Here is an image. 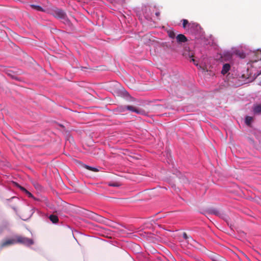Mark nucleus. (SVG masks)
<instances>
[{"mask_svg": "<svg viewBox=\"0 0 261 261\" xmlns=\"http://www.w3.org/2000/svg\"><path fill=\"white\" fill-rule=\"evenodd\" d=\"M16 243H20L25 245H31L34 244V241L32 239L21 236H16L15 237Z\"/></svg>", "mask_w": 261, "mask_h": 261, "instance_id": "f257e3e1", "label": "nucleus"}, {"mask_svg": "<svg viewBox=\"0 0 261 261\" xmlns=\"http://www.w3.org/2000/svg\"><path fill=\"white\" fill-rule=\"evenodd\" d=\"M125 110H127L132 112H135L138 114H141V115H145L146 114V112L144 110H143L142 109H139L138 108H137V107H136L135 106H125L124 108H122V110H121V111L124 112Z\"/></svg>", "mask_w": 261, "mask_h": 261, "instance_id": "f03ea898", "label": "nucleus"}, {"mask_svg": "<svg viewBox=\"0 0 261 261\" xmlns=\"http://www.w3.org/2000/svg\"><path fill=\"white\" fill-rule=\"evenodd\" d=\"M200 29V26L196 22H191L188 24V30L191 34H196Z\"/></svg>", "mask_w": 261, "mask_h": 261, "instance_id": "7ed1b4c3", "label": "nucleus"}, {"mask_svg": "<svg viewBox=\"0 0 261 261\" xmlns=\"http://www.w3.org/2000/svg\"><path fill=\"white\" fill-rule=\"evenodd\" d=\"M14 244H16L15 237L12 239H8L3 241L1 244L0 247L1 248H4L5 247L10 246Z\"/></svg>", "mask_w": 261, "mask_h": 261, "instance_id": "20e7f679", "label": "nucleus"}, {"mask_svg": "<svg viewBox=\"0 0 261 261\" xmlns=\"http://www.w3.org/2000/svg\"><path fill=\"white\" fill-rule=\"evenodd\" d=\"M54 16L56 17L64 19L66 16V13L61 9H57L54 11Z\"/></svg>", "mask_w": 261, "mask_h": 261, "instance_id": "39448f33", "label": "nucleus"}, {"mask_svg": "<svg viewBox=\"0 0 261 261\" xmlns=\"http://www.w3.org/2000/svg\"><path fill=\"white\" fill-rule=\"evenodd\" d=\"M177 42L179 43L187 41V37L183 34H179L176 37Z\"/></svg>", "mask_w": 261, "mask_h": 261, "instance_id": "423d86ee", "label": "nucleus"}, {"mask_svg": "<svg viewBox=\"0 0 261 261\" xmlns=\"http://www.w3.org/2000/svg\"><path fill=\"white\" fill-rule=\"evenodd\" d=\"M252 109L254 114H261V104L254 105Z\"/></svg>", "mask_w": 261, "mask_h": 261, "instance_id": "0eeeda50", "label": "nucleus"}, {"mask_svg": "<svg viewBox=\"0 0 261 261\" xmlns=\"http://www.w3.org/2000/svg\"><path fill=\"white\" fill-rule=\"evenodd\" d=\"M230 66L229 64H225L223 65L221 73L223 74H225L230 69Z\"/></svg>", "mask_w": 261, "mask_h": 261, "instance_id": "6e6552de", "label": "nucleus"}, {"mask_svg": "<svg viewBox=\"0 0 261 261\" xmlns=\"http://www.w3.org/2000/svg\"><path fill=\"white\" fill-rule=\"evenodd\" d=\"M49 218L50 220L54 223L58 222L59 219L56 215H51L49 216Z\"/></svg>", "mask_w": 261, "mask_h": 261, "instance_id": "1a4fd4ad", "label": "nucleus"}, {"mask_svg": "<svg viewBox=\"0 0 261 261\" xmlns=\"http://www.w3.org/2000/svg\"><path fill=\"white\" fill-rule=\"evenodd\" d=\"M253 121V117L251 116H246L245 118V123L248 126H250L252 121Z\"/></svg>", "mask_w": 261, "mask_h": 261, "instance_id": "9d476101", "label": "nucleus"}, {"mask_svg": "<svg viewBox=\"0 0 261 261\" xmlns=\"http://www.w3.org/2000/svg\"><path fill=\"white\" fill-rule=\"evenodd\" d=\"M213 261H227L224 257L220 256H215L213 258Z\"/></svg>", "mask_w": 261, "mask_h": 261, "instance_id": "9b49d317", "label": "nucleus"}, {"mask_svg": "<svg viewBox=\"0 0 261 261\" xmlns=\"http://www.w3.org/2000/svg\"><path fill=\"white\" fill-rule=\"evenodd\" d=\"M169 37L171 39H174L175 38V33L173 30H169L167 31Z\"/></svg>", "mask_w": 261, "mask_h": 261, "instance_id": "f8f14e48", "label": "nucleus"}, {"mask_svg": "<svg viewBox=\"0 0 261 261\" xmlns=\"http://www.w3.org/2000/svg\"><path fill=\"white\" fill-rule=\"evenodd\" d=\"M31 7L33 9H35L39 11H44L42 7H41L40 6H38V5H31Z\"/></svg>", "mask_w": 261, "mask_h": 261, "instance_id": "ddd939ff", "label": "nucleus"}, {"mask_svg": "<svg viewBox=\"0 0 261 261\" xmlns=\"http://www.w3.org/2000/svg\"><path fill=\"white\" fill-rule=\"evenodd\" d=\"M188 20L187 19L182 20V27L185 29H188V24H189Z\"/></svg>", "mask_w": 261, "mask_h": 261, "instance_id": "4468645a", "label": "nucleus"}, {"mask_svg": "<svg viewBox=\"0 0 261 261\" xmlns=\"http://www.w3.org/2000/svg\"><path fill=\"white\" fill-rule=\"evenodd\" d=\"M85 167L87 169H88L93 172H98L99 171L98 169L94 167L89 166L88 165H85Z\"/></svg>", "mask_w": 261, "mask_h": 261, "instance_id": "2eb2a0df", "label": "nucleus"}, {"mask_svg": "<svg viewBox=\"0 0 261 261\" xmlns=\"http://www.w3.org/2000/svg\"><path fill=\"white\" fill-rule=\"evenodd\" d=\"M109 186L112 187H119L120 186V184L118 182H109Z\"/></svg>", "mask_w": 261, "mask_h": 261, "instance_id": "dca6fc26", "label": "nucleus"}, {"mask_svg": "<svg viewBox=\"0 0 261 261\" xmlns=\"http://www.w3.org/2000/svg\"><path fill=\"white\" fill-rule=\"evenodd\" d=\"M183 237L186 239V240H188V241H189V239H190L192 241H193L194 240H193V239L191 237H189L188 236V235L186 233L184 232V234H183Z\"/></svg>", "mask_w": 261, "mask_h": 261, "instance_id": "f3484780", "label": "nucleus"}, {"mask_svg": "<svg viewBox=\"0 0 261 261\" xmlns=\"http://www.w3.org/2000/svg\"><path fill=\"white\" fill-rule=\"evenodd\" d=\"M121 91L124 95H125V96L128 95V92L127 91H126L125 90L122 89V90Z\"/></svg>", "mask_w": 261, "mask_h": 261, "instance_id": "a211bd4d", "label": "nucleus"}, {"mask_svg": "<svg viewBox=\"0 0 261 261\" xmlns=\"http://www.w3.org/2000/svg\"><path fill=\"white\" fill-rule=\"evenodd\" d=\"M18 187L21 191L24 192L25 193H26L27 192V190L24 188H23L20 186H18Z\"/></svg>", "mask_w": 261, "mask_h": 261, "instance_id": "6ab92c4d", "label": "nucleus"}, {"mask_svg": "<svg viewBox=\"0 0 261 261\" xmlns=\"http://www.w3.org/2000/svg\"><path fill=\"white\" fill-rule=\"evenodd\" d=\"M8 75L11 77H12V78L13 79H15V76L13 75L12 73L11 72H8L7 73Z\"/></svg>", "mask_w": 261, "mask_h": 261, "instance_id": "aec40b11", "label": "nucleus"}, {"mask_svg": "<svg viewBox=\"0 0 261 261\" xmlns=\"http://www.w3.org/2000/svg\"><path fill=\"white\" fill-rule=\"evenodd\" d=\"M26 193L28 194V196H29V197H33L32 194L30 192H29V191H27V192H26Z\"/></svg>", "mask_w": 261, "mask_h": 261, "instance_id": "412c9836", "label": "nucleus"}, {"mask_svg": "<svg viewBox=\"0 0 261 261\" xmlns=\"http://www.w3.org/2000/svg\"><path fill=\"white\" fill-rule=\"evenodd\" d=\"M192 60V61L194 63V64L195 65H198V64L196 63V61L195 60V59H192V60Z\"/></svg>", "mask_w": 261, "mask_h": 261, "instance_id": "4be33fe9", "label": "nucleus"}, {"mask_svg": "<svg viewBox=\"0 0 261 261\" xmlns=\"http://www.w3.org/2000/svg\"><path fill=\"white\" fill-rule=\"evenodd\" d=\"M155 14L158 17H159V16L160 15V13L159 12H155Z\"/></svg>", "mask_w": 261, "mask_h": 261, "instance_id": "5701e85b", "label": "nucleus"}, {"mask_svg": "<svg viewBox=\"0 0 261 261\" xmlns=\"http://www.w3.org/2000/svg\"><path fill=\"white\" fill-rule=\"evenodd\" d=\"M115 86L117 87V88H119L120 87V85L118 83H116L115 84Z\"/></svg>", "mask_w": 261, "mask_h": 261, "instance_id": "b1692460", "label": "nucleus"}]
</instances>
